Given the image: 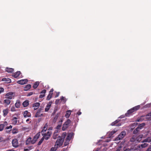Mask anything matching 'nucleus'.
Instances as JSON below:
<instances>
[{
  "instance_id": "obj_1",
  "label": "nucleus",
  "mask_w": 151,
  "mask_h": 151,
  "mask_svg": "<svg viewBox=\"0 0 151 151\" xmlns=\"http://www.w3.org/2000/svg\"><path fill=\"white\" fill-rule=\"evenodd\" d=\"M40 132H39L33 137V138L30 137H29L25 141V145H28L34 144L37 140L40 135Z\"/></svg>"
},
{
  "instance_id": "obj_2",
  "label": "nucleus",
  "mask_w": 151,
  "mask_h": 151,
  "mask_svg": "<svg viewBox=\"0 0 151 151\" xmlns=\"http://www.w3.org/2000/svg\"><path fill=\"white\" fill-rule=\"evenodd\" d=\"M41 134L43 136V138L46 140L48 139L50 137L51 134V132L48 131L47 132L44 131H41Z\"/></svg>"
},
{
  "instance_id": "obj_3",
  "label": "nucleus",
  "mask_w": 151,
  "mask_h": 151,
  "mask_svg": "<svg viewBox=\"0 0 151 151\" xmlns=\"http://www.w3.org/2000/svg\"><path fill=\"white\" fill-rule=\"evenodd\" d=\"M144 119H146L147 120H151V112L145 116H141L140 118L137 119V121L138 122L141 121Z\"/></svg>"
},
{
  "instance_id": "obj_4",
  "label": "nucleus",
  "mask_w": 151,
  "mask_h": 151,
  "mask_svg": "<svg viewBox=\"0 0 151 151\" xmlns=\"http://www.w3.org/2000/svg\"><path fill=\"white\" fill-rule=\"evenodd\" d=\"M140 105H137L127 111V113L126 114V116H128V114H130L134 112L135 111L139 109L140 108Z\"/></svg>"
},
{
  "instance_id": "obj_5",
  "label": "nucleus",
  "mask_w": 151,
  "mask_h": 151,
  "mask_svg": "<svg viewBox=\"0 0 151 151\" xmlns=\"http://www.w3.org/2000/svg\"><path fill=\"white\" fill-rule=\"evenodd\" d=\"M15 93L14 92H9L5 95V98L6 99H11L14 98V97L15 96Z\"/></svg>"
},
{
  "instance_id": "obj_6",
  "label": "nucleus",
  "mask_w": 151,
  "mask_h": 151,
  "mask_svg": "<svg viewBox=\"0 0 151 151\" xmlns=\"http://www.w3.org/2000/svg\"><path fill=\"white\" fill-rule=\"evenodd\" d=\"M58 138L56 142L55 145V146H56L58 148H59L62 146L63 143L64 141L63 140V139H61V138L59 137Z\"/></svg>"
},
{
  "instance_id": "obj_7",
  "label": "nucleus",
  "mask_w": 151,
  "mask_h": 151,
  "mask_svg": "<svg viewBox=\"0 0 151 151\" xmlns=\"http://www.w3.org/2000/svg\"><path fill=\"white\" fill-rule=\"evenodd\" d=\"M71 121L69 119H68L63 124L62 129L63 131L65 130L68 127L69 124H70Z\"/></svg>"
},
{
  "instance_id": "obj_8",
  "label": "nucleus",
  "mask_w": 151,
  "mask_h": 151,
  "mask_svg": "<svg viewBox=\"0 0 151 151\" xmlns=\"http://www.w3.org/2000/svg\"><path fill=\"white\" fill-rule=\"evenodd\" d=\"M43 109L42 108L39 109L35 115V117H38L43 116V114L41 113L43 112Z\"/></svg>"
},
{
  "instance_id": "obj_9",
  "label": "nucleus",
  "mask_w": 151,
  "mask_h": 151,
  "mask_svg": "<svg viewBox=\"0 0 151 151\" xmlns=\"http://www.w3.org/2000/svg\"><path fill=\"white\" fill-rule=\"evenodd\" d=\"M126 134V132L124 131L122 132L116 139L117 140H119L123 138Z\"/></svg>"
},
{
  "instance_id": "obj_10",
  "label": "nucleus",
  "mask_w": 151,
  "mask_h": 151,
  "mask_svg": "<svg viewBox=\"0 0 151 151\" xmlns=\"http://www.w3.org/2000/svg\"><path fill=\"white\" fill-rule=\"evenodd\" d=\"M13 146L14 147H17L19 146L18 140L16 139H14L12 141Z\"/></svg>"
},
{
  "instance_id": "obj_11",
  "label": "nucleus",
  "mask_w": 151,
  "mask_h": 151,
  "mask_svg": "<svg viewBox=\"0 0 151 151\" xmlns=\"http://www.w3.org/2000/svg\"><path fill=\"white\" fill-rule=\"evenodd\" d=\"M120 120L119 119H117L115 120L114 122H112L111 124V125L112 126H121V123H119V122Z\"/></svg>"
},
{
  "instance_id": "obj_12",
  "label": "nucleus",
  "mask_w": 151,
  "mask_h": 151,
  "mask_svg": "<svg viewBox=\"0 0 151 151\" xmlns=\"http://www.w3.org/2000/svg\"><path fill=\"white\" fill-rule=\"evenodd\" d=\"M73 133L72 132L70 133H69L67 137H66L65 141L66 142H69L70 140L71 139L72 137L73 136Z\"/></svg>"
},
{
  "instance_id": "obj_13",
  "label": "nucleus",
  "mask_w": 151,
  "mask_h": 151,
  "mask_svg": "<svg viewBox=\"0 0 151 151\" xmlns=\"http://www.w3.org/2000/svg\"><path fill=\"white\" fill-rule=\"evenodd\" d=\"M28 81V80L27 79H22L18 81L17 83L19 84L23 85L26 83Z\"/></svg>"
},
{
  "instance_id": "obj_14",
  "label": "nucleus",
  "mask_w": 151,
  "mask_h": 151,
  "mask_svg": "<svg viewBox=\"0 0 151 151\" xmlns=\"http://www.w3.org/2000/svg\"><path fill=\"white\" fill-rule=\"evenodd\" d=\"M117 131V130L116 131L114 130L111 131V132H108L107 133L108 137L109 138H111V137H113V134L115 133Z\"/></svg>"
},
{
  "instance_id": "obj_15",
  "label": "nucleus",
  "mask_w": 151,
  "mask_h": 151,
  "mask_svg": "<svg viewBox=\"0 0 151 151\" xmlns=\"http://www.w3.org/2000/svg\"><path fill=\"white\" fill-rule=\"evenodd\" d=\"M23 115L24 117H29L31 116V113L27 111H25Z\"/></svg>"
},
{
  "instance_id": "obj_16",
  "label": "nucleus",
  "mask_w": 151,
  "mask_h": 151,
  "mask_svg": "<svg viewBox=\"0 0 151 151\" xmlns=\"http://www.w3.org/2000/svg\"><path fill=\"white\" fill-rule=\"evenodd\" d=\"M40 105V103L39 102H36L33 104V107L35 110L37 109Z\"/></svg>"
},
{
  "instance_id": "obj_17",
  "label": "nucleus",
  "mask_w": 151,
  "mask_h": 151,
  "mask_svg": "<svg viewBox=\"0 0 151 151\" xmlns=\"http://www.w3.org/2000/svg\"><path fill=\"white\" fill-rule=\"evenodd\" d=\"M2 81H5L6 83H9L11 82V80L9 78H4L2 79Z\"/></svg>"
},
{
  "instance_id": "obj_18",
  "label": "nucleus",
  "mask_w": 151,
  "mask_h": 151,
  "mask_svg": "<svg viewBox=\"0 0 151 151\" xmlns=\"http://www.w3.org/2000/svg\"><path fill=\"white\" fill-rule=\"evenodd\" d=\"M21 73L20 71H17L14 73L12 75V76L14 78H16L19 77Z\"/></svg>"
},
{
  "instance_id": "obj_19",
  "label": "nucleus",
  "mask_w": 151,
  "mask_h": 151,
  "mask_svg": "<svg viewBox=\"0 0 151 151\" xmlns=\"http://www.w3.org/2000/svg\"><path fill=\"white\" fill-rule=\"evenodd\" d=\"M142 134H140L136 138V140L137 142H139L141 140L143 137Z\"/></svg>"
},
{
  "instance_id": "obj_20",
  "label": "nucleus",
  "mask_w": 151,
  "mask_h": 151,
  "mask_svg": "<svg viewBox=\"0 0 151 151\" xmlns=\"http://www.w3.org/2000/svg\"><path fill=\"white\" fill-rule=\"evenodd\" d=\"M6 71L8 73H12L14 71V69L12 68L6 67Z\"/></svg>"
},
{
  "instance_id": "obj_21",
  "label": "nucleus",
  "mask_w": 151,
  "mask_h": 151,
  "mask_svg": "<svg viewBox=\"0 0 151 151\" xmlns=\"http://www.w3.org/2000/svg\"><path fill=\"white\" fill-rule=\"evenodd\" d=\"M29 105V101L28 100L25 101L22 103V105L24 107H26Z\"/></svg>"
},
{
  "instance_id": "obj_22",
  "label": "nucleus",
  "mask_w": 151,
  "mask_h": 151,
  "mask_svg": "<svg viewBox=\"0 0 151 151\" xmlns=\"http://www.w3.org/2000/svg\"><path fill=\"white\" fill-rule=\"evenodd\" d=\"M3 112V116L5 117L9 113V109L8 108L5 109H4Z\"/></svg>"
},
{
  "instance_id": "obj_23",
  "label": "nucleus",
  "mask_w": 151,
  "mask_h": 151,
  "mask_svg": "<svg viewBox=\"0 0 151 151\" xmlns=\"http://www.w3.org/2000/svg\"><path fill=\"white\" fill-rule=\"evenodd\" d=\"M21 102L19 100H17L15 104V107L17 108H19L21 105Z\"/></svg>"
},
{
  "instance_id": "obj_24",
  "label": "nucleus",
  "mask_w": 151,
  "mask_h": 151,
  "mask_svg": "<svg viewBox=\"0 0 151 151\" xmlns=\"http://www.w3.org/2000/svg\"><path fill=\"white\" fill-rule=\"evenodd\" d=\"M31 87V85L29 84H27L24 87V90L25 91H27Z\"/></svg>"
},
{
  "instance_id": "obj_25",
  "label": "nucleus",
  "mask_w": 151,
  "mask_h": 151,
  "mask_svg": "<svg viewBox=\"0 0 151 151\" xmlns=\"http://www.w3.org/2000/svg\"><path fill=\"white\" fill-rule=\"evenodd\" d=\"M8 99H5L4 100V103L7 105H9L11 103V101Z\"/></svg>"
},
{
  "instance_id": "obj_26",
  "label": "nucleus",
  "mask_w": 151,
  "mask_h": 151,
  "mask_svg": "<svg viewBox=\"0 0 151 151\" xmlns=\"http://www.w3.org/2000/svg\"><path fill=\"white\" fill-rule=\"evenodd\" d=\"M71 111L70 110H68L65 115V116L66 118H68L71 114Z\"/></svg>"
},
{
  "instance_id": "obj_27",
  "label": "nucleus",
  "mask_w": 151,
  "mask_h": 151,
  "mask_svg": "<svg viewBox=\"0 0 151 151\" xmlns=\"http://www.w3.org/2000/svg\"><path fill=\"white\" fill-rule=\"evenodd\" d=\"M17 118L16 117H14L13 118L12 120L13 121L12 124L14 125L16 124L17 122Z\"/></svg>"
},
{
  "instance_id": "obj_28",
  "label": "nucleus",
  "mask_w": 151,
  "mask_h": 151,
  "mask_svg": "<svg viewBox=\"0 0 151 151\" xmlns=\"http://www.w3.org/2000/svg\"><path fill=\"white\" fill-rule=\"evenodd\" d=\"M66 133L65 132L63 133L61 136V137H60V136H58L60 138H61V139H63V140H64V139L65 137L66 136Z\"/></svg>"
},
{
  "instance_id": "obj_29",
  "label": "nucleus",
  "mask_w": 151,
  "mask_h": 151,
  "mask_svg": "<svg viewBox=\"0 0 151 151\" xmlns=\"http://www.w3.org/2000/svg\"><path fill=\"white\" fill-rule=\"evenodd\" d=\"M39 84V82L38 81L35 82L33 85V87L34 88H36Z\"/></svg>"
},
{
  "instance_id": "obj_30",
  "label": "nucleus",
  "mask_w": 151,
  "mask_h": 151,
  "mask_svg": "<svg viewBox=\"0 0 151 151\" xmlns=\"http://www.w3.org/2000/svg\"><path fill=\"white\" fill-rule=\"evenodd\" d=\"M145 125V123H142L138 126L137 127L139 129H141Z\"/></svg>"
},
{
  "instance_id": "obj_31",
  "label": "nucleus",
  "mask_w": 151,
  "mask_h": 151,
  "mask_svg": "<svg viewBox=\"0 0 151 151\" xmlns=\"http://www.w3.org/2000/svg\"><path fill=\"white\" fill-rule=\"evenodd\" d=\"M47 127H48L47 123H46L45 124V125L44 126L43 128L42 129V131H44V132H46L47 129Z\"/></svg>"
},
{
  "instance_id": "obj_32",
  "label": "nucleus",
  "mask_w": 151,
  "mask_h": 151,
  "mask_svg": "<svg viewBox=\"0 0 151 151\" xmlns=\"http://www.w3.org/2000/svg\"><path fill=\"white\" fill-rule=\"evenodd\" d=\"M59 116V114L57 113L54 117L53 121L54 122H56Z\"/></svg>"
},
{
  "instance_id": "obj_33",
  "label": "nucleus",
  "mask_w": 151,
  "mask_h": 151,
  "mask_svg": "<svg viewBox=\"0 0 151 151\" xmlns=\"http://www.w3.org/2000/svg\"><path fill=\"white\" fill-rule=\"evenodd\" d=\"M140 145V146H139V148H140V147H141L142 148H145L148 146V144L147 143H144L141 144Z\"/></svg>"
},
{
  "instance_id": "obj_34",
  "label": "nucleus",
  "mask_w": 151,
  "mask_h": 151,
  "mask_svg": "<svg viewBox=\"0 0 151 151\" xmlns=\"http://www.w3.org/2000/svg\"><path fill=\"white\" fill-rule=\"evenodd\" d=\"M58 135L57 134V132H55L53 134V138L54 139H56L57 137V136H58Z\"/></svg>"
},
{
  "instance_id": "obj_35",
  "label": "nucleus",
  "mask_w": 151,
  "mask_h": 151,
  "mask_svg": "<svg viewBox=\"0 0 151 151\" xmlns=\"http://www.w3.org/2000/svg\"><path fill=\"white\" fill-rule=\"evenodd\" d=\"M52 94L53 93H49L47 97V99L48 100H50V99L52 98Z\"/></svg>"
},
{
  "instance_id": "obj_36",
  "label": "nucleus",
  "mask_w": 151,
  "mask_h": 151,
  "mask_svg": "<svg viewBox=\"0 0 151 151\" xmlns=\"http://www.w3.org/2000/svg\"><path fill=\"white\" fill-rule=\"evenodd\" d=\"M58 147H57L56 146H55V147H52L50 150L51 151H56L57 148H58Z\"/></svg>"
},
{
  "instance_id": "obj_37",
  "label": "nucleus",
  "mask_w": 151,
  "mask_h": 151,
  "mask_svg": "<svg viewBox=\"0 0 151 151\" xmlns=\"http://www.w3.org/2000/svg\"><path fill=\"white\" fill-rule=\"evenodd\" d=\"M18 132V130L15 128H14L12 130V133L13 134H16Z\"/></svg>"
},
{
  "instance_id": "obj_38",
  "label": "nucleus",
  "mask_w": 151,
  "mask_h": 151,
  "mask_svg": "<svg viewBox=\"0 0 151 151\" xmlns=\"http://www.w3.org/2000/svg\"><path fill=\"white\" fill-rule=\"evenodd\" d=\"M130 141L131 142H136V137L134 136H133L132 138H131L130 139Z\"/></svg>"
},
{
  "instance_id": "obj_39",
  "label": "nucleus",
  "mask_w": 151,
  "mask_h": 151,
  "mask_svg": "<svg viewBox=\"0 0 151 151\" xmlns=\"http://www.w3.org/2000/svg\"><path fill=\"white\" fill-rule=\"evenodd\" d=\"M44 140V139L43 137H42L41 139L38 142L37 144V145L38 146H39L40 145H41V144H42V142Z\"/></svg>"
},
{
  "instance_id": "obj_40",
  "label": "nucleus",
  "mask_w": 151,
  "mask_h": 151,
  "mask_svg": "<svg viewBox=\"0 0 151 151\" xmlns=\"http://www.w3.org/2000/svg\"><path fill=\"white\" fill-rule=\"evenodd\" d=\"M139 129L137 127L136 129H135L133 132V133L134 134H137L139 131Z\"/></svg>"
},
{
  "instance_id": "obj_41",
  "label": "nucleus",
  "mask_w": 151,
  "mask_h": 151,
  "mask_svg": "<svg viewBox=\"0 0 151 151\" xmlns=\"http://www.w3.org/2000/svg\"><path fill=\"white\" fill-rule=\"evenodd\" d=\"M50 105H47L45 109V111H48L50 109Z\"/></svg>"
},
{
  "instance_id": "obj_42",
  "label": "nucleus",
  "mask_w": 151,
  "mask_h": 151,
  "mask_svg": "<svg viewBox=\"0 0 151 151\" xmlns=\"http://www.w3.org/2000/svg\"><path fill=\"white\" fill-rule=\"evenodd\" d=\"M4 126L2 124H0V131H2L4 129Z\"/></svg>"
},
{
  "instance_id": "obj_43",
  "label": "nucleus",
  "mask_w": 151,
  "mask_h": 151,
  "mask_svg": "<svg viewBox=\"0 0 151 151\" xmlns=\"http://www.w3.org/2000/svg\"><path fill=\"white\" fill-rule=\"evenodd\" d=\"M11 111H16V109L15 107L14 106H12L11 109Z\"/></svg>"
},
{
  "instance_id": "obj_44",
  "label": "nucleus",
  "mask_w": 151,
  "mask_h": 151,
  "mask_svg": "<svg viewBox=\"0 0 151 151\" xmlns=\"http://www.w3.org/2000/svg\"><path fill=\"white\" fill-rule=\"evenodd\" d=\"M46 90L45 89H44L42 91L41 93L43 94H45V93L46 92Z\"/></svg>"
},
{
  "instance_id": "obj_45",
  "label": "nucleus",
  "mask_w": 151,
  "mask_h": 151,
  "mask_svg": "<svg viewBox=\"0 0 151 151\" xmlns=\"http://www.w3.org/2000/svg\"><path fill=\"white\" fill-rule=\"evenodd\" d=\"M33 94V92H30L29 93L27 94V96H30L32 95Z\"/></svg>"
},
{
  "instance_id": "obj_46",
  "label": "nucleus",
  "mask_w": 151,
  "mask_h": 151,
  "mask_svg": "<svg viewBox=\"0 0 151 151\" xmlns=\"http://www.w3.org/2000/svg\"><path fill=\"white\" fill-rule=\"evenodd\" d=\"M4 91V89L2 88H0V94L2 92H3Z\"/></svg>"
},
{
  "instance_id": "obj_47",
  "label": "nucleus",
  "mask_w": 151,
  "mask_h": 151,
  "mask_svg": "<svg viewBox=\"0 0 151 151\" xmlns=\"http://www.w3.org/2000/svg\"><path fill=\"white\" fill-rule=\"evenodd\" d=\"M61 127V124H58L56 127V129H60V128Z\"/></svg>"
},
{
  "instance_id": "obj_48",
  "label": "nucleus",
  "mask_w": 151,
  "mask_h": 151,
  "mask_svg": "<svg viewBox=\"0 0 151 151\" xmlns=\"http://www.w3.org/2000/svg\"><path fill=\"white\" fill-rule=\"evenodd\" d=\"M12 125H10L9 127H6V129H11L12 128Z\"/></svg>"
},
{
  "instance_id": "obj_49",
  "label": "nucleus",
  "mask_w": 151,
  "mask_h": 151,
  "mask_svg": "<svg viewBox=\"0 0 151 151\" xmlns=\"http://www.w3.org/2000/svg\"><path fill=\"white\" fill-rule=\"evenodd\" d=\"M8 124L7 122L4 121V124H2L4 126V127L5 126H7L8 125Z\"/></svg>"
},
{
  "instance_id": "obj_50",
  "label": "nucleus",
  "mask_w": 151,
  "mask_h": 151,
  "mask_svg": "<svg viewBox=\"0 0 151 151\" xmlns=\"http://www.w3.org/2000/svg\"><path fill=\"white\" fill-rule=\"evenodd\" d=\"M45 94H40V96H39V98H42L43 97H44L45 96Z\"/></svg>"
},
{
  "instance_id": "obj_51",
  "label": "nucleus",
  "mask_w": 151,
  "mask_h": 151,
  "mask_svg": "<svg viewBox=\"0 0 151 151\" xmlns=\"http://www.w3.org/2000/svg\"><path fill=\"white\" fill-rule=\"evenodd\" d=\"M69 144V142H66L65 141V142L64 143V145L65 146H66L67 145H68Z\"/></svg>"
},
{
  "instance_id": "obj_52",
  "label": "nucleus",
  "mask_w": 151,
  "mask_h": 151,
  "mask_svg": "<svg viewBox=\"0 0 151 151\" xmlns=\"http://www.w3.org/2000/svg\"><path fill=\"white\" fill-rule=\"evenodd\" d=\"M59 93H60L59 92H57L56 93V94L55 96V97H58L59 96Z\"/></svg>"
},
{
  "instance_id": "obj_53",
  "label": "nucleus",
  "mask_w": 151,
  "mask_h": 151,
  "mask_svg": "<svg viewBox=\"0 0 151 151\" xmlns=\"http://www.w3.org/2000/svg\"><path fill=\"white\" fill-rule=\"evenodd\" d=\"M28 149H29V150H31L33 148V146H31L28 147Z\"/></svg>"
},
{
  "instance_id": "obj_54",
  "label": "nucleus",
  "mask_w": 151,
  "mask_h": 151,
  "mask_svg": "<svg viewBox=\"0 0 151 151\" xmlns=\"http://www.w3.org/2000/svg\"><path fill=\"white\" fill-rule=\"evenodd\" d=\"M81 114V112L80 111H78L77 113V114L78 115H80Z\"/></svg>"
},
{
  "instance_id": "obj_55",
  "label": "nucleus",
  "mask_w": 151,
  "mask_h": 151,
  "mask_svg": "<svg viewBox=\"0 0 151 151\" xmlns=\"http://www.w3.org/2000/svg\"><path fill=\"white\" fill-rule=\"evenodd\" d=\"M53 91H54V90H53V88L51 89L50 90V91L49 92V93H53L52 92Z\"/></svg>"
},
{
  "instance_id": "obj_56",
  "label": "nucleus",
  "mask_w": 151,
  "mask_h": 151,
  "mask_svg": "<svg viewBox=\"0 0 151 151\" xmlns=\"http://www.w3.org/2000/svg\"><path fill=\"white\" fill-rule=\"evenodd\" d=\"M60 99L61 101L64 100V97L63 96H62L61 97Z\"/></svg>"
},
{
  "instance_id": "obj_57",
  "label": "nucleus",
  "mask_w": 151,
  "mask_h": 151,
  "mask_svg": "<svg viewBox=\"0 0 151 151\" xmlns=\"http://www.w3.org/2000/svg\"><path fill=\"white\" fill-rule=\"evenodd\" d=\"M124 151H133L132 150L129 149H127L126 150Z\"/></svg>"
},
{
  "instance_id": "obj_58",
  "label": "nucleus",
  "mask_w": 151,
  "mask_h": 151,
  "mask_svg": "<svg viewBox=\"0 0 151 151\" xmlns=\"http://www.w3.org/2000/svg\"><path fill=\"white\" fill-rule=\"evenodd\" d=\"M52 103V102L51 101H50L49 102V104H47V105H50V106L51 104Z\"/></svg>"
},
{
  "instance_id": "obj_59",
  "label": "nucleus",
  "mask_w": 151,
  "mask_h": 151,
  "mask_svg": "<svg viewBox=\"0 0 151 151\" xmlns=\"http://www.w3.org/2000/svg\"><path fill=\"white\" fill-rule=\"evenodd\" d=\"M6 151H15V150L13 149H10L8 150H6Z\"/></svg>"
},
{
  "instance_id": "obj_60",
  "label": "nucleus",
  "mask_w": 151,
  "mask_h": 151,
  "mask_svg": "<svg viewBox=\"0 0 151 151\" xmlns=\"http://www.w3.org/2000/svg\"><path fill=\"white\" fill-rule=\"evenodd\" d=\"M11 130H7L6 131V132L7 133H9L10 131Z\"/></svg>"
},
{
  "instance_id": "obj_61",
  "label": "nucleus",
  "mask_w": 151,
  "mask_h": 151,
  "mask_svg": "<svg viewBox=\"0 0 151 151\" xmlns=\"http://www.w3.org/2000/svg\"><path fill=\"white\" fill-rule=\"evenodd\" d=\"M146 151H151V150L150 149H149V148H148Z\"/></svg>"
},
{
  "instance_id": "obj_62",
  "label": "nucleus",
  "mask_w": 151,
  "mask_h": 151,
  "mask_svg": "<svg viewBox=\"0 0 151 151\" xmlns=\"http://www.w3.org/2000/svg\"><path fill=\"white\" fill-rule=\"evenodd\" d=\"M59 122H60V124H62V122H63V120H60V121H59Z\"/></svg>"
},
{
  "instance_id": "obj_63",
  "label": "nucleus",
  "mask_w": 151,
  "mask_h": 151,
  "mask_svg": "<svg viewBox=\"0 0 151 151\" xmlns=\"http://www.w3.org/2000/svg\"><path fill=\"white\" fill-rule=\"evenodd\" d=\"M28 129L26 127H24L23 128V129H24V130H26V129Z\"/></svg>"
},
{
  "instance_id": "obj_64",
  "label": "nucleus",
  "mask_w": 151,
  "mask_h": 151,
  "mask_svg": "<svg viewBox=\"0 0 151 151\" xmlns=\"http://www.w3.org/2000/svg\"><path fill=\"white\" fill-rule=\"evenodd\" d=\"M29 119H27V120H26V122H28L29 121Z\"/></svg>"
}]
</instances>
